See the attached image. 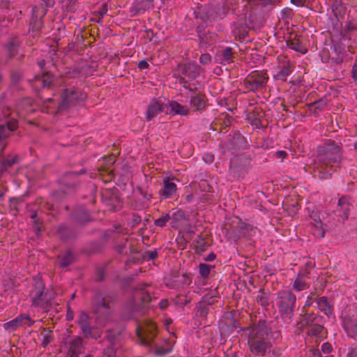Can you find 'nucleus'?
Listing matches in <instances>:
<instances>
[{
	"label": "nucleus",
	"mask_w": 357,
	"mask_h": 357,
	"mask_svg": "<svg viewBox=\"0 0 357 357\" xmlns=\"http://www.w3.org/2000/svg\"><path fill=\"white\" fill-rule=\"evenodd\" d=\"M163 188L160 190V195L165 199L173 197L176 191V185L169 180H164Z\"/></svg>",
	"instance_id": "b1692460"
},
{
	"label": "nucleus",
	"mask_w": 357,
	"mask_h": 357,
	"mask_svg": "<svg viewBox=\"0 0 357 357\" xmlns=\"http://www.w3.org/2000/svg\"><path fill=\"white\" fill-rule=\"evenodd\" d=\"M231 9L233 10L228 1H225L223 4L218 5L214 8H208L202 17L204 25L200 24L197 28L199 37L202 40H206L204 26H211L218 20L223 19L229 14Z\"/></svg>",
	"instance_id": "20e7f679"
},
{
	"label": "nucleus",
	"mask_w": 357,
	"mask_h": 357,
	"mask_svg": "<svg viewBox=\"0 0 357 357\" xmlns=\"http://www.w3.org/2000/svg\"><path fill=\"white\" fill-rule=\"evenodd\" d=\"M170 220L172 227L178 229L184 225L187 220V216L184 211L178 210L172 213Z\"/></svg>",
	"instance_id": "5701e85b"
},
{
	"label": "nucleus",
	"mask_w": 357,
	"mask_h": 357,
	"mask_svg": "<svg viewBox=\"0 0 357 357\" xmlns=\"http://www.w3.org/2000/svg\"><path fill=\"white\" fill-rule=\"evenodd\" d=\"M338 206L340 208V211H342V220L344 221L347 220L349 215V206L348 199L347 197H342L338 200Z\"/></svg>",
	"instance_id": "a878e982"
},
{
	"label": "nucleus",
	"mask_w": 357,
	"mask_h": 357,
	"mask_svg": "<svg viewBox=\"0 0 357 357\" xmlns=\"http://www.w3.org/2000/svg\"><path fill=\"white\" fill-rule=\"evenodd\" d=\"M211 61V56L208 53L202 54L199 57V63L202 65H208Z\"/></svg>",
	"instance_id": "c03bdc74"
},
{
	"label": "nucleus",
	"mask_w": 357,
	"mask_h": 357,
	"mask_svg": "<svg viewBox=\"0 0 357 357\" xmlns=\"http://www.w3.org/2000/svg\"><path fill=\"white\" fill-rule=\"evenodd\" d=\"M44 285L43 283H38L34 290L31 291L30 296L31 297L32 305L46 310L50 305L47 294H44Z\"/></svg>",
	"instance_id": "9b49d317"
},
{
	"label": "nucleus",
	"mask_w": 357,
	"mask_h": 357,
	"mask_svg": "<svg viewBox=\"0 0 357 357\" xmlns=\"http://www.w3.org/2000/svg\"><path fill=\"white\" fill-rule=\"evenodd\" d=\"M319 176L321 179H328L331 177V174L328 172H320Z\"/></svg>",
	"instance_id": "603ef678"
},
{
	"label": "nucleus",
	"mask_w": 357,
	"mask_h": 357,
	"mask_svg": "<svg viewBox=\"0 0 357 357\" xmlns=\"http://www.w3.org/2000/svg\"><path fill=\"white\" fill-rule=\"evenodd\" d=\"M45 63L46 62L45 59H42L41 61H38V66L41 69L44 68Z\"/></svg>",
	"instance_id": "0e129e2a"
},
{
	"label": "nucleus",
	"mask_w": 357,
	"mask_h": 357,
	"mask_svg": "<svg viewBox=\"0 0 357 357\" xmlns=\"http://www.w3.org/2000/svg\"><path fill=\"white\" fill-rule=\"evenodd\" d=\"M319 319V317L314 314H305L304 317V320L306 324L309 325L307 333L310 336L318 337L323 331V326L317 322L314 323V321H317V319Z\"/></svg>",
	"instance_id": "2eb2a0df"
},
{
	"label": "nucleus",
	"mask_w": 357,
	"mask_h": 357,
	"mask_svg": "<svg viewBox=\"0 0 357 357\" xmlns=\"http://www.w3.org/2000/svg\"><path fill=\"white\" fill-rule=\"evenodd\" d=\"M291 3L296 6H302L305 0H290Z\"/></svg>",
	"instance_id": "13d9d810"
},
{
	"label": "nucleus",
	"mask_w": 357,
	"mask_h": 357,
	"mask_svg": "<svg viewBox=\"0 0 357 357\" xmlns=\"http://www.w3.org/2000/svg\"><path fill=\"white\" fill-rule=\"evenodd\" d=\"M157 257V252L155 251L151 252L149 253V257L152 259H155Z\"/></svg>",
	"instance_id": "338daca9"
},
{
	"label": "nucleus",
	"mask_w": 357,
	"mask_h": 357,
	"mask_svg": "<svg viewBox=\"0 0 357 357\" xmlns=\"http://www.w3.org/2000/svg\"><path fill=\"white\" fill-rule=\"evenodd\" d=\"M167 105L161 100L153 99L149 104L145 112V117L148 121H151L160 113L166 111Z\"/></svg>",
	"instance_id": "4468645a"
},
{
	"label": "nucleus",
	"mask_w": 357,
	"mask_h": 357,
	"mask_svg": "<svg viewBox=\"0 0 357 357\" xmlns=\"http://www.w3.org/2000/svg\"><path fill=\"white\" fill-rule=\"evenodd\" d=\"M332 351H333V347H332L331 344H329L328 342H325L321 345V351H319L321 352V354L323 356H328V355H331V354Z\"/></svg>",
	"instance_id": "37998d69"
},
{
	"label": "nucleus",
	"mask_w": 357,
	"mask_h": 357,
	"mask_svg": "<svg viewBox=\"0 0 357 357\" xmlns=\"http://www.w3.org/2000/svg\"><path fill=\"white\" fill-rule=\"evenodd\" d=\"M317 307L328 318L334 317V307L333 303L327 297L321 296L317 300Z\"/></svg>",
	"instance_id": "412c9836"
},
{
	"label": "nucleus",
	"mask_w": 357,
	"mask_h": 357,
	"mask_svg": "<svg viewBox=\"0 0 357 357\" xmlns=\"http://www.w3.org/2000/svg\"><path fill=\"white\" fill-rule=\"evenodd\" d=\"M54 77L49 73H44L42 76L36 75L34 78L33 86L38 88H49L51 86Z\"/></svg>",
	"instance_id": "4be33fe9"
},
{
	"label": "nucleus",
	"mask_w": 357,
	"mask_h": 357,
	"mask_svg": "<svg viewBox=\"0 0 357 357\" xmlns=\"http://www.w3.org/2000/svg\"><path fill=\"white\" fill-rule=\"evenodd\" d=\"M213 266L206 264L201 263L199 265V273L202 278H207L210 274V272Z\"/></svg>",
	"instance_id": "c9c22d12"
},
{
	"label": "nucleus",
	"mask_w": 357,
	"mask_h": 357,
	"mask_svg": "<svg viewBox=\"0 0 357 357\" xmlns=\"http://www.w3.org/2000/svg\"><path fill=\"white\" fill-rule=\"evenodd\" d=\"M352 77L354 82H357V62H355L352 68Z\"/></svg>",
	"instance_id": "3c124183"
},
{
	"label": "nucleus",
	"mask_w": 357,
	"mask_h": 357,
	"mask_svg": "<svg viewBox=\"0 0 357 357\" xmlns=\"http://www.w3.org/2000/svg\"><path fill=\"white\" fill-rule=\"evenodd\" d=\"M215 257L216 255L213 252H211L204 258V260L206 261H213L215 259Z\"/></svg>",
	"instance_id": "864d4df0"
},
{
	"label": "nucleus",
	"mask_w": 357,
	"mask_h": 357,
	"mask_svg": "<svg viewBox=\"0 0 357 357\" xmlns=\"http://www.w3.org/2000/svg\"><path fill=\"white\" fill-rule=\"evenodd\" d=\"M174 343L171 341H167L165 345L157 348L156 352L159 355H165L170 353L173 349Z\"/></svg>",
	"instance_id": "72a5a7b5"
},
{
	"label": "nucleus",
	"mask_w": 357,
	"mask_h": 357,
	"mask_svg": "<svg viewBox=\"0 0 357 357\" xmlns=\"http://www.w3.org/2000/svg\"><path fill=\"white\" fill-rule=\"evenodd\" d=\"M98 274H99V277L97 278V280L98 281H100L103 279L104 278V273H103V271L102 270H99L98 271Z\"/></svg>",
	"instance_id": "e2e57ef3"
},
{
	"label": "nucleus",
	"mask_w": 357,
	"mask_h": 357,
	"mask_svg": "<svg viewBox=\"0 0 357 357\" xmlns=\"http://www.w3.org/2000/svg\"><path fill=\"white\" fill-rule=\"evenodd\" d=\"M115 339L116 337L114 335L108 334L106 336L105 340H103V342H107L108 344H114Z\"/></svg>",
	"instance_id": "8fccbe9b"
},
{
	"label": "nucleus",
	"mask_w": 357,
	"mask_h": 357,
	"mask_svg": "<svg viewBox=\"0 0 357 357\" xmlns=\"http://www.w3.org/2000/svg\"><path fill=\"white\" fill-rule=\"evenodd\" d=\"M169 105L171 112L174 114L186 115L189 112V108L186 105H182L176 101H170Z\"/></svg>",
	"instance_id": "393cba45"
},
{
	"label": "nucleus",
	"mask_w": 357,
	"mask_h": 357,
	"mask_svg": "<svg viewBox=\"0 0 357 357\" xmlns=\"http://www.w3.org/2000/svg\"><path fill=\"white\" fill-rule=\"evenodd\" d=\"M137 67L141 70L148 69L149 68V64L146 59L140 60L138 62Z\"/></svg>",
	"instance_id": "a18cd8bd"
},
{
	"label": "nucleus",
	"mask_w": 357,
	"mask_h": 357,
	"mask_svg": "<svg viewBox=\"0 0 357 357\" xmlns=\"http://www.w3.org/2000/svg\"><path fill=\"white\" fill-rule=\"evenodd\" d=\"M155 325L152 322H145L136 328V335L140 344L149 346L155 335Z\"/></svg>",
	"instance_id": "1a4fd4ad"
},
{
	"label": "nucleus",
	"mask_w": 357,
	"mask_h": 357,
	"mask_svg": "<svg viewBox=\"0 0 357 357\" xmlns=\"http://www.w3.org/2000/svg\"><path fill=\"white\" fill-rule=\"evenodd\" d=\"M80 73V71L77 68H74L73 73H67L68 77H77Z\"/></svg>",
	"instance_id": "5fc2aeb1"
},
{
	"label": "nucleus",
	"mask_w": 357,
	"mask_h": 357,
	"mask_svg": "<svg viewBox=\"0 0 357 357\" xmlns=\"http://www.w3.org/2000/svg\"><path fill=\"white\" fill-rule=\"evenodd\" d=\"M287 46L290 49L302 54H305L307 52V49L298 41H289L287 43Z\"/></svg>",
	"instance_id": "f704fd0d"
},
{
	"label": "nucleus",
	"mask_w": 357,
	"mask_h": 357,
	"mask_svg": "<svg viewBox=\"0 0 357 357\" xmlns=\"http://www.w3.org/2000/svg\"><path fill=\"white\" fill-rule=\"evenodd\" d=\"M21 318L16 317L15 319L3 324V328L9 332L15 331L19 326H21Z\"/></svg>",
	"instance_id": "cd10ccee"
},
{
	"label": "nucleus",
	"mask_w": 357,
	"mask_h": 357,
	"mask_svg": "<svg viewBox=\"0 0 357 357\" xmlns=\"http://www.w3.org/2000/svg\"><path fill=\"white\" fill-rule=\"evenodd\" d=\"M222 61L221 63L226 65L231 63L233 61V51L232 48L230 47H227L222 50L221 54Z\"/></svg>",
	"instance_id": "c85d7f7f"
},
{
	"label": "nucleus",
	"mask_w": 357,
	"mask_h": 357,
	"mask_svg": "<svg viewBox=\"0 0 357 357\" xmlns=\"http://www.w3.org/2000/svg\"><path fill=\"white\" fill-rule=\"evenodd\" d=\"M103 357H114L116 351L114 344H107L102 351Z\"/></svg>",
	"instance_id": "a19ab883"
},
{
	"label": "nucleus",
	"mask_w": 357,
	"mask_h": 357,
	"mask_svg": "<svg viewBox=\"0 0 357 357\" xmlns=\"http://www.w3.org/2000/svg\"><path fill=\"white\" fill-rule=\"evenodd\" d=\"M17 162L16 158L6 159L0 161V172H6L8 168L12 167Z\"/></svg>",
	"instance_id": "e433bc0d"
},
{
	"label": "nucleus",
	"mask_w": 357,
	"mask_h": 357,
	"mask_svg": "<svg viewBox=\"0 0 357 357\" xmlns=\"http://www.w3.org/2000/svg\"><path fill=\"white\" fill-rule=\"evenodd\" d=\"M112 297L106 295H96L93 303V312L96 315V321L101 322V319H107L112 311Z\"/></svg>",
	"instance_id": "0eeeda50"
},
{
	"label": "nucleus",
	"mask_w": 357,
	"mask_h": 357,
	"mask_svg": "<svg viewBox=\"0 0 357 357\" xmlns=\"http://www.w3.org/2000/svg\"><path fill=\"white\" fill-rule=\"evenodd\" d=\"M268 79L266 73L255 71L248 74L244 80L245 88L251 91H257L265 87Z\"/></svg>",
	"instance_id": "6e6552de"
},
{
	"label": "nucleus",
	"mask_w": 357,
	"mask_h": 357,
	"mask_svg": "<svg viewBox=\"0 0 357 357\" xmlns=\"http://www.w3.org/2000/svg\"><path fill=\"white\" fill-rule=\"evenodd\" d=\"M73 311L70 308L68 307L67 314H66V319L68 321H71L73 319Z\"/></svg>",
	"instance_id": "6e6d98bb"
},
{
	"label": "nucleus",
	"mask_w": 357,
	"mask_h": 357,
	"mask_svg": "<svg viewBox=\"0 0 357 357\" xmlns=\"http://www.w3.org/2000/svg\"><path fill=\"white\" fill-rule=\"evenodd\" d=\"M187 97L190 98V106L196 110H202L205 107V101L197 89L194 91H185L184 92Z\"/></svg>",
	"instance_id": "a211bd4d"
},
{
	"label": "nucleus",
	"mask_w": 357,
	"mask_h": 357,
	"mask_svg": "<svg viewBox=\"0 0 357 357\" xmlns=\"http://www.w3.org/2000/svg\"><path fill=\"white\" fill-rule=\"evenodd\" d=\"M314 357H333V355H328V356H323L321 352L319 351V350H317L315 353H314Z\"/></svg>",
	"instance_id": "052dcab7"
},
{
	"label": "nucleus",
	"mask_w": 357,
	"mask_h": 357,
	"mask_svg": "<svg viewBox=\"0 0 357 357\" xmlns=\"http://www.w3.org/2000/svg\"><path fill=\"white\" fill-rule=\"evenodd\" d=\"M17 128V121L14 119H6L0 123V142L8 137Z\"/></svg>",
	"instance_id": "f3484780"
},
{
	"label": "nucleus",
	"mask_w": 357,
	"mask_h": 357,
	"mask_svg": "<svg viewBox=\"0 0 357 357\" xmlns=\"http://www.w3.org/2000/svg\"><path fill=\"white\" fill-rule=\"evenodd\" d=\"M135 297V298H141L144 303L149 302L151 300L150 294L144 289H142L140 292H136Z\"/></svg>",
	"instance_id": "79ce46f5"
},
{
	"label": "nucleus",
	"mask_w": 357,
	"mask_h": 357,
	"mask_svg": "<svg viewBox=\"0 0 357 357\" xmlns=\"http://www.w3.org/2000/svg\"><path fill=\"white\" fill-rule=\"evenodd\" d=\"M75 257L71 251L66 252L61 257L60 266L62 268L68 266L74 261Z\"/></svg>",
	"instance_id": "2f4dec72"
},
{
	"label": "nucleus",
	"mask_w": 357,
	"mask_h": 357,
	"mask_svg": "<svg viewBox=\"0 0 357 357\" xmlns=\"http://www.w3.org/2000/svg\"><path fill=\"white\" fill-rule=\"evenodd\" d=\"M296 296L289 290L280 291L277 294L276 304L284 322L289 325L293 320Z\"/></svg>",
	"instance_id": "39448f33"
},
{
	"label": "nucleus",
	"mask_w": 357,
	"mask_h": 357,
	"mask_svg": "<svg viewBox=\"0 0 357 357\" xmlns=\"http://www.w3.org/2000/svg\"><path fill=\"white\" fill-rule=\"evenodd\" d=\"M15 45L13 43H10V47H9V51H10L11 55H13V54H14L13 52L15 50Z\"/></svg>",
	"instance_id": "774afa93"
},
{
	"label": "nucleus",
	"mask_w": 357,
	"mask_h": 357,
	"mask_svg": "<svg viewBox=\"0 0 357 357\" xmlns=\"http://www.w3.org/2000/svg\"><path fill=\"white\" fill-rule=\"evenodd\" d=\"M170 219L171 215L169 213H165L159 218L156 219L154 221V224L157 227H162L167 224V222L171 220Z\"/></svg>",
	"instance_id": "58836bf2"
},
{
	"label": "nucleus",
	"mask_w": 357,
	"mask_h": 357,
	"mask_svg": "<svg viewBox=\"0 0 357 357\" xmlns=\"http://www.w3.org/2000/svg\"><path fill=\"white\" fill-rule=\"evenodd\" d=\"M313 105L314 106V107L316 109L321 110L326 105V102L325 100H319L315 101L313 103Z\"/></svg>",
	"instance_id": "49530a36"
},
{
	"label": "nucleus",
	"mask_w": 357,
	"mask_h": 357,
	"mask_svg": "<svg viewBox=\"0 0 357 357\" xmlns=\"http://www.w3.org/2000/svg\"><path fill=\"white\" fill-rule=\"evenodd\" d=\"M342 327L349 337L357 338V312L349 310L344 315Z\"/></svg>",
	"instance_id": "f8f14e48"
},
{
	"label": "nucleus",
	"mask_w": 357,
	"mask_h": 357,
	"mask_svg": "<svg viewBox=\"0 0 357 357\" xmlns=\"http://www.w3.org/2000/svg\"><path fill=\"white\" fill-rule=\"evenodd\" d=\"M286 155V152L283 151H279L276 153L277 158H280L281 161H283L284 157Z\"/></svg>",
	"instance_id": "4d7b16f0"
},
{
	"label": "nucleus",
	"mask_w": 357,
	"mask_h": 357,
	"mask_svg": "<svg viewBox=\"0 0 357 357\" xmlns=\"http://www.w3.org/2000/svg\"><path fill=\"white\" fill-rule=\"evenodd\" d=\"M293 71L292 65L289 61L275 68L273 78L275 80L285 82Z\"/></svg>",
	"instance_id": "dca6fc26"
},
{
	"label": "nucleus",
	"mask_w": 357,
	"mask_h": 357,
	"mask_svg": "<svg viewBox=\"0 0 357 357\" xmlns=\"http://www.w3.org/2000/svg\"><path fill=\"white\" fill-rule=\"evenodd\" d=\"M342 159L340 146L333 140L327 139L317 147V160L324 166L339 164Z\"/></svg>",
	"instance_id": "7ed1b4c3"
},
{
	"label": "nucleus",
	"mask_w": 357,
	"mask_h": 357,
	"mask_svg": "<svg viewBox=\"0 0 357 357\" xmlns=\"http://www.w3.org/2000/svg\"><path fill=\"white\" fill-rule=\"evenodd\" d=\"M87 98L86 93L81 89L75 85L70 84L65 81V88L58 100L55 99V95L52 98H47L45 102H52L53 107H56V113L62 112L77 104L85 100Z\"/></svg>",
	"instance_id": "f03ea898"
},
{
	"label": "nucleus",
	"mask_w": 357,
	"mask_h": 357,
	"mask_svg": "<svg viewBox=\"0 0 357 357\" xmlns=\"http://www.w3.org/2000/svg\"><path fill=\"white\" fill-rule=\"evenodd\" d=\"M19 318H21V326L24 327L31 326L35 321L33 320L29 314H21L18 315Z\"/></svg>",
	"instance_id": "4c0bfd02"
},
{
	"label": "nucleus",
	"mask_w": 357,
	"mask_h": 357,
	"mask_svg": "<svg viewBox=\"0 0 357 357\" xmlns=\"http://www.w3.org/2000/svg\"><path fill=\"white\" fill-rule=\"evenodd\" d=\"M245 331L248 335V343L251 353L259 357H264L271 350V341L272 332L264 320L248 327Z\"/></svg>",
	"instance_id": "f257e3e1"
},
{
	"label": "nucleus",
	"mask_w": 357,
	"mask_h": 357,
	"mask_svg": "<svg viewBox=\"0 0 357 357\" xmlns=\"http://www.w3.org/2000/svg\"><path fill=\"white\" fill-rule=\"evenodd\" d=\"M199 66L194 63H188L184 65L180 79V84L185 91H194L197 89L199 83L193 82L199 75Z\"/></svg>",
	"instance_id": "423d86ee"
},
{
	"label": "nucleus",
	"mask_w": 357,
	"mask_h": 357,
	"mask_svg": "<svg viewBox=\"0 0 357 357\" xmlns=\"http://www.w3.org/2000/svg\"><path fill=\"white\" fill-rule=\"evenodd\" d=\"M268 294L264 290L260 289L256 296V301L261 305L264 306L268 304Z\"/></svg>",
	"instance_id": "473e14b6"
},
{
	"label": "nucleus",
	"mask_w": 357,
	"mask_h": 357,
	"mask_svg": "<svg viewBox=\"0 0 357 357\" xmlns=\"http://www.w3.org/2000/svg\"><path fill=\"white\" fill-rule=\"evenodd\" d=\"M308 287V284L303 279V276L298 274L293 283V289L296 291H301Z\"/></svg>",
	"instance_id": "bb28decb"
},
{
	"label": "nucleus",
	"mask_w": 357,
	"mask_h": 357,
	"mask_svg": "<svg viewBox=\"0 0 357 357\" xmlns=\"http://www.w3.org/2000/svg\"><path fill=\"white\" fill-rule=\"evenodd\" d=\"M43 3H45L46 7H52V2L51 0H42Z\"/></svg>",
	"instance_id": "680f3d73"
},
{
	"label": "nucleus",
	"mask_w": 357,
	"mask_h": 357,
	"mask_svg": "<svg viewBox=\"0 0 357 357\" xmlns=\"http://www.w3.org/2000/svg\"><path fill=\"white\" fill-rule=\"evenodd\" d=\"M154 0H134L131 6V12L134 15L150 10L153 7Z\"/></svg>",
	"instance_id": "aec40b11"
},
{
	"label": "nucleus",
	"mask_w": 357,
	"mask_h": 357,
	"mask_svg": "<svg viewBox=\"0 0 357 357\" xmlns=\"http://www.w3.org/2000/svg\"><path fill=\"white\" fill-rule=\"evenodd\" d=\"M52 337L50 335L45 334L43 335L42 345L43 347H47L51 342Z\"/></svg>",
	"instance_id": "de8ad7c7"
},
{
	"label": "nucleus",
	"mask_w": 357,
	"mask_h": 357,
	"mask_svg": "<svg viewBox=\"0 0 357 357\" xmlns=\"http://www.w3.org/2000/svg\"><path fill=\"white\" fill-rule=\"evenodd\" d=\"M32 104V100L29 98H26L22 100L20 102H19L17 104V111L18 113H21L22 115H23L24 112H28V107L31 106Z\"/></svg>",
	"instance_id": "7c9ffc66"
},
{
	"label": "nucleus",
	"mask_w": 357,
	"mask_h": 357,
	"mask_svg": "<svg viewBox=\"0 0 357 357\" xmlns=\"http://www.w3.org/2000/svg\"><path fill=\"white\" fill-rule=\"evenodd\" d=\"M159 306L161 309H165L168 306V301L167 300H162L160 303Z\"/></svg>",
	"instance_id": "bf43d9fd"
},
{
	"label": "nucleus",
	"mask_w": 357,
	"mask_h": 357,
	"mask_svg": "<svg viewBox=\"0 0 357 357\" xmlns=\"http://www.w3.org/2000/svg\"><path fill=\"white\" fill-rule=\"evenodd\" d=\"M343 48L341 45L337 44L333 45V51L336 54L335 57H332V61L335 63H340L343 61L344 54Z\"/></svg>",
	"instance_id": "c756f323"
},
{
	"label": "nucleus",
	"mask_w": 357,
	"mask_h": 357,
	"mask_svg": "<svg viewBox=\"0 0 357 357\" xmlns=\"http://www.w3.org/2000/svg\"><path fill=\"white\" fill-rule=\"evenodd\" d=\"M197 243L201 245H204L205 244L204 239L202 238L200 236H198Z\"/></svg>",
	"instance_id": "69168bd1"
},
{
	"label": "nucleus",
	"mask_w": 357,
	"mask_h": 357,
	"mask_svg": "<svg viewBox=\"0 0 357 357\" xmlns=\"http://www.w3.org/2000/svg\"><path fill=\"white\" fill-rule=\"evenodd\" d=\"M66 357H79L84 352L83 340L75 337L65 343Z\"/></svg>",
	"instance_id": "ddd939ff"
},
{
	"label": "nucleus",
	"mask_w": 357,
	"mask_h": 357,
	"mask_svg": "<svg viewBox=\"0 0 357 357\" xmlns=\"http://www.w3.org/2000/svg\"><path fill=\"white\" fill-rule=\"evenodd\" d=\"M39 8L38 7H33L32 9L33 16L36 20V22L40 24V21H37L38 17H42L45 16L47 13V10L45 8H42L41 11L39 13Z\"/></svg>",
	"instance_id": "ea45409f"
},
{
	"label": "nucleus",
	"mask_w": 357,
	"mask_h": 357,
	"mask_svg": "<svg viewBox=\"0 0 357 357\" xmlns=\"http://www.w3.org/2000/svg\"><path fill=\"white\" fill-rule=\"evenodd\" d=\"M248 20L246 16L239 17L232 24L231 32L236 36L244 37L247 33Z\"/></svg>",
	"instance_id": "6ab92c4d"
},
{
	"label": "nucleus",
	"mask_w": 357,
	"mask_h": 357,
	"mask_svg": "<svg viewBox=\"0 0 357 357\" xmlns=\"http://www.w3.org/2000/svg\"><path fill=\"white\" fill-rule=\"evenodd\" d=\"M347 357H357V347L349 348Z\"/></svg>",
	"instance_id": "09e8293b"
},
{
	"label": "nucleus",
	"mask_w": 357,
	"mask_h": 357,
	"mask_svg": "<svg viewBox=\"0 0 357 357\" xmlns=\"http://www.w3.org/2000/svg\"><path fill=\"white\" fill-rule=\"evenodd\" d=\"M83 335L85 338H92L98 340L101 336L100 331L95 326H91L89 323V317L84 312H82L77 320Z\"/></svg>",
	"instance_id": "9d476101"
}]
</instances>
